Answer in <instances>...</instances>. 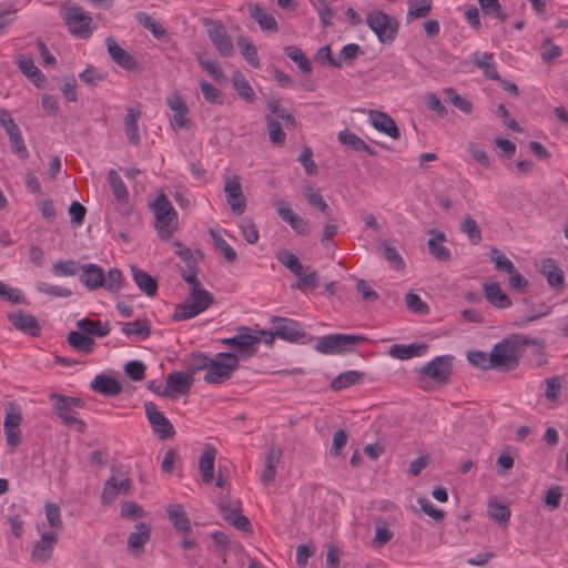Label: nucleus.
Returning <instances> with one entry per match:
<instances>
[{
    "mask_svg": "<svg viewBox=\"0 0 568 568\" xmlns=\"http://www.w3.org/2000/svg\"><path fill=\"white\" fill-rule=\"evenodd\" d=\"M526 344L527 342L520 336L505 338L495 344L490 351L493 368L505 372L515 369L519 364Z\"/></svg>",
    "mask_w": 568,
    "mask_h": 568,
    "instance_id": "1",
    "label": "nucleus"
},
{
    "mask_svg": "<svg viewBox=\"0 0 568 568\" xmlns=\"http://www.w3.org/2000/svg\"><path fill=\"white\" fill-rule=\"evenodd\" d=\"M52 402V410L54 415L63 423L64 426L83 433L87 428L84 420L78 417L74 408L84 407V402L79 397L64 396L57 393L50 395Z\"/></svg>",
    "mask_w": 568,
    "mask_h": 568,
    "instance_id": "2",
    "label": "nucleus"
},
{
    "mask_svg": "<svg viewBox=\"0 0 568 568\" xmlns=\"http://www.w3.org/2000/svg\"><path fill=\"white\" fill-rule=\"evenodd\" d=\"M365 341L366 336L362 334H328L317 341L315 351L325 355H339L354 352Z\"/></svg>",
    "mask_w": 568,
    "mask_h": 568,
    "instance_id": "3",
    "label": "nucleus"
},
{
    "mask_svg": "<svg viewBox=\"0 0 568 568\" xmlns=\"http://www.w3.org/2000/svg\"><path fill=\"white\" fill-rule=\"evenodd\" d=\"M239 367V356L231 352H221L211 358L203 379L206 384H223Z\"/></svg>",
    "mask_w": 568,
    "mask_h": 568,
    "instance_id": "4",
    "label": "nucleus"
},
{
    "mask_svg": "<svg viewBox=\"0 0 568 568\" xmlns=\"http://www.w3.org/2000/svg\"><path fill=\"white\" fill-rule=\"evenodd\" d=\"M155 229L161 240H169L178 229V213L164 194L156 196L152 204Z\"/></svg>",
    "mask_w": 568,
    "mask_h": 568,
    "instance_id": "5",
    "label": "nucleus"
},
{
    "mask_svg": "<svg viewBox=\"0 0 568 568\" xmlns=\"http://www.w3.org/2000/svg\"><path fill=\"white\" fill-rule=\"evenodd\" d=\"M61 18L71 34L79 39H88L93 33V20L90 13L79 6H65L61 9Z\"/></svg>",
    "mask_w": 568,
    "mask_h": 568,
    "instance_id": "6",
    "label": "nucleus"
},
{
    "mask_svg": "<svg viewBox=\"0 0 568 568\" xmlns=\"http://www.w3.org/2000/svg\"><path fill=\"white\" fill-rule=\"evenodd\" d=\"M366 23L382 43L389 44L395 40L398 23L394 17L374 10L367 14Z\"/></svg>",
    "mask_w": 568,
    "mask_h": 568,
    "instance_id": "7",
    "label": "nucleus"
},
{
    "mask_svg": "<svg viewBox=\"0 0 568 568\" xmlns=\"http://www.w3.org/2000/svg\"><path fill=\"white\" fill-rule=\"evenodd\" d=\"M165 103L172 111L170 124L174 130L189 131L192 126V121L189 116L190 109L179 92H173L166 97Z\"/></svg>",
    "mask_w": 568,
    "mask_h": 568,
    "instance_id": "8",
    "label": "nucleus"
},
{
    "mask_svg": "<svg viewBox=\"0 0 568 568\" xmlns=\"http://www.w3.org/2000/svg\"><path fill=\"white\" fill-rule=\"evenodd\" d=\"M144 410L153 434L159 439H166L174 436L175 430L171 422L158 410L153 402L144 403Z\"/></svg>",
    "mask_w": 568,
    "mask_h": 568,
    "instance_id": "9",
    "label": "nucleus"
},
{
    "mask_svg": "<svg viewBox=\"0 0 568 568\" xmlns=\"http://www.w3.org/2000/svg\"><path fill=\"white\" fill-rule=\"evenodd\" d=\"M452 356L443 355L437 356L426 365L419 368V373L433 381L446 384L452 374Z\"/></svg>",
    "mask_w": 568,
    "mask_h": 568,
    "instance_id": "10",
    "label": "nucleus"
},
{
    "mask_svg": "<svg viewBox=\"0 0 568 568\" xmlns=\"http://www.w3.org/2000/svg\"><path fill=\"white\" fill-rule=\"evenodd\" d=\"M194 382L189 372L173 371L166 376V385L161 395L175 398L178 395H185L190 392Z\"/></svg>",
    "mask_w": 568,
    "mask_h": 568,
    "instance_id": "11",
    "label": "nucleus"
},
{
    "mask_svg": "<svg viewBox=\"0 0 568 568\" xmlns=\"http://www.w3.org/2000/svg\"><path fill=\"white\" fill-rule=\"evenodd\" d=\"M224 192L232 212L236 215H242L246 210V199L242 192L240 178L237 175L225 178Z\"/></svg>",
    "mask_w": 568,
    "mask_h": 568,
    "instance_id": "12",
    "label": "nucleus"
},
{
    "mask_svg": "<svg viewBox=\"0 0 568 568\" xmlns=\"http://www.w3.org/2000/svg\"><path fill=\"white\" fill-rule=\"evenodd\" d=\"M207 37L222 57H232L234 54V45L226 32L225 27L219 21L209 23L206 30Z\"/></svg>",
    "mask_w": 568,
    "mask_h": 568,
    "instance_id": "13",
    "label": "nucleus"
},
{
    "mask_svg": "<svg viewBox=\"0 0 568 568\" xmlns=\"http://www.w3.org/2000/svg\"><path fill=\"white\" fill-rule=\"evenodd\" d=\"M273 329L277 337L287 342H300L306 334L296 321L290 318L275 317L273 320Z\"/></svg>",
    "mask_w": 568,
    "mask_h": 568,
    "instance_id": "14",
    "label": "nucleus"
},
{
    "mask_svg": "<svg viewBox=\"0 0 568 568\" xmlns=\"http://www.w3.org/2000/svg\"><path fill=\"white\" fill-rule=\"evenodd\" d=\"M58 542L57 534L53 531H45L41 535L40 539L36 542L32 552L31 560L34 564L43 565L49 561L52 556L54 546Z\"/></svg>",
    "mask_w": 568,
    "mask_h": 568,
    "instance_id": "15",
    "label": "nucleus"
},
{
    "mask_svg": "<svg viewBox=\"0 0 568 568\" xmlns=\"http://www.w3.org/2000/svg\"><path fill=\"white\" fill-rule=\"evenodd\" d=\"M239 338V357H251L257 351V345L262 342V334L250 327L242 326L236 332Z\"/></svg>",
    "mask_w": 568,
    "mask_h": 568,
    "instance_id": "16",
    "label": "nucleus"
},
{
    "mask_svg": "<svg viewBox=\"0 0 568 568\" xmlns=\"http://www.w3.org/2000/svg\"><path fill=\"white\" fill-rule=\"evenodd\" d=\"M275 209L278 216L295 231L298 235H307L310 226L307 222L298 214L293 212L288 204L282 200L275 202Z\"/></svg>",
    "mask_w": 568,
    "mask_h": 568,
    "instance_id": "17",
    "label": "nucleus"
},
{
    "mask_svg": "<svg viewBox=\"0 0 568 568\" xmlns=\"http://www.w3.org/2000/svg\"><path fill=\"white\" fill-rule=\"evenodd\" d=\"M131 488V480L128 477L118 478L111 476L106 479L101 494V501L104 505H111L119 495L128 494Z\"/></svg>",
    "mask_w": 568,
    "mask_h": 568,
    "instance_id": "18",
    "label": "nucleus"
},
{
    "mask_svg": "<svg viewBox=\"0 0 568 568\" xmlns=\"http://www.w3.org/2000/svg\"><path fill=\"white\" fill-rule=\"evenodd\" d=\"M80 271L79 280L89 291H95L105 284V273L98 264H82L80 265Z\"/></svg>",
    "mask_w": 568,
    "mask_h": 568,
    "instance_id": "19",
    "label": "nucleus"
},
{
    "mask_svg": "<svg viewBox=\"0 0 568 568\" xmlns=\"http://www.w3.org/2000/svg\"><path fill=\"white\" fill-rule=\"evenodd\" d=\"M106 50L111 59L126 71L138 70L139 63L132 54L118 44L112 37L105 39Z\"/></svg>",
    "mask_w": 568,
    "mask_h": 568,
    "instance_id": "20",
    "label": "nucleus"
},
{
    "mask_svg": "<svg viewBox=\"0 0 568 568\" xmlns=\"http://www.w3.org/2000/svg\"><path fill=\"white\" fill-rule=\"evenodd\" d=\"M16 64L20 72L26 75L37 88L41 89L47 83L45 75L34 64L29 54L20 53L16 57Z\"/></svg>",
    "mask_w": 568,
    "mask_h": 568,
    "instance_id": "21",
    "label": "nucleus"
},
{
    "mask_svg": "<svg viewBox=\"0 0 568 568\" xmlns=\"http://www.w3.org/2000/svg\"><path fill=\"white\" fill-rule=\"evenodd\" d=\"M184 282L190 286V294L187 297L190 301L195 303L200 310L205 311L213 304V295L205 288L201 287L199 278L195 277L193 273L187 276L185 275Z\"/></svg>",
    "mask_w": 568,
    "mask_h": 568,
    "instance_id": "22",
    "label": "nucleus"
},
{
    "mask_svg": "<svg viewBox=\"0 0 568 568\" xmlns=\"http://www.w3.org/2000/svg\"><path fill=\"white\" fill-rule=\"evenodd\" d=\"M369 120L372 125L379 132L385 133L392 139L399 138L397 124L387 113L376 110L369 111Z\"/></svg>",
    "mask_w": 568,
    "mask_h": 568,
    "instance_id": "23",
    "label": "nucleus"
},
{
    "mask_svg": "<svg viewBox=\"0 0 568 568\" xmlns=\"http://www.w3.org/2000/svg\"><path fill=\"white\" fill-rule=\"evenodd\" d=\"M428 345L425 343L420 344H393L388 348V355L393 358L406 361L413 357L423 356L427 352Z\"/></svg>",
    "mask_w": 568,
    "mask_h": 568,
    "instance_id": "24",
    "label": "nucleus"
},
{
    "mask_svg": "<svg viewBox=\"0 0 568 568\" xmlns=\"http://www.w3.org/2000/svg\"><path fill=\"white\" fill-rule=\"evenodd\" d=\"M538 268L540 273L547 278V282L552 287H562L565 283V276L562 270L557 265L552 258H542Z\"/></svg>",
    "mask_w": 568,
    "mask_h": 568,
    "instance_id": "25",
    "label": "nucleus"
},
{
    "mask_svg": "<svg viewBox=\"0 0 568 568\" xmlns=\"http://www.w3.org/2000/svg\"><path fill=\"white\" fill-rule=\"evenodd\" d=\"M10 323L19 331L37 336L40 333V325L37 318L31 314L21 311L9 314Z\"/></svg>",
    "mask_w": 568,
    "mask_h": 568,
    "instance_id": "26",
    "label": "nucleus"
},
{
    "mask_svg": "<svg viewBox=\"0 0 568 568\" xmlns=\"http://www.w3.org/2000/svg\"><path fill=\"white\" fill-rule=\"evenodd\" d=\"M429 234L432 237L427 241V247L429 253L440 262H447L452 257L450 250L443 245L446 241V235L443 232L430 230Z\"/></svg>",
    "mask_w": 568,
    "mask_h": 568,
    "instance_id": "27",
    "label": "nucleus"
},
{
    "mask_svg": "<svg viewBox=\"0 0 568 568\" xmlns=\"http://www.w3.org/2000/svg\"><path fill=\"white\" fill-rule=\"evenodd\" d=\"M248 12L263 31L276 32L278 30L274 16L268 13L260 3H251Z\"/></svg>",
    "mask_w": 568,
    "mask_h": 568,
    "instance_id": "28",
    "label": "nucleus"
},
{
    "mask_svg": "<svg viewBox=\"0 0 568 568\" xmlns=\"http://www.w3.org/2000/svg\"><path fill=\"white\" fill-rule=\"evenodd\" d=\"M151 538V529L149 525L140 523L135 526V531H132L128 536V549L133 555H139L144 545L149 542Z\"/></svg>",
    "mask_w": 568,
    "mask_h": 568,
    "instance_id": "29",
    "label": "nucleus"
},
{
    "mask_svg": "<svg viewBox=\"0 0 568 568\" xmlns=\"http://www.w3.org/2000/svg\"><path fill=\"white\" fill-rule=\"evenodd\" d=\"M132 278L139 290L143 292L146 296L153 297L158 292V282L156 280L139 268L138 266H131Z\"/></svg>",
    "mask_w": 568,
    "mask_h": 568,
    "instance_id": "30",
    "label": "nucleus"
},
{
    "mask_svg": "<svg viewBox=\"0 0 568 568\" xmlns=\"http://www.w3.org/2000/svg\"><path fill=\"white\" fill-rule=\"evenodd\" d=\"M141 118V111L135 108H129L123 120L124 130L129 142L139 145L141 142L138 122Z\"/></svg>",
    "mask_w": 568,
    "mask_h": 568,
    "instance_id": "31",
    "label": "nucleus"
},
{
    "mask_svg": "<svg viewBox=\"0 0 568 568\" xmlns=\"http://www.w3.org/2000/svg\"><path fill=\"white\" fill-rule=\"evenodd\" d=\"M169 520L178 531L191 532V521L180 504H172L166 507Z\"/></svg>",
    "mask_w": 568,
    "mask_h": 568,
    "instance_id": "32",
    "label": "nucleus"
},
{
    "mask_svg": "<svg viewBox=\"0 0 568 568\" xmlns=\"http://www.w3.org/2000/svg\"><path fill=\"white\" fill-rule=\"evenodd\" d=\"M485 298L489 304L497 308H507L511 305L510 298L507 294L500 288L497 283H488L484 284L483 287Z\"/></svg>",
    "mask_w": 568,
    "mask_h": 568,
    "instance_id": "33",
    "label": "nucleus"
},
{
    "mask_svg": "<svg viewBox=\"0 0 568 568\" xmlns=\"http://www.w3.org/2000/svg\"><path fill=\"white\" fill-rule=\"evenodd\" d=\"M216 450L214 447L206 445L200 457L199 467L202 475V480L205 484H211L214 478V462Z\"/></svg>",
    "mask_w": 568,
    "mask_h": 568,
    "instance_id": "34",
    "label": "nucleus"
},
{
    "mask_svg": "<svg viewBox=\"0 0 568 568\" xmlns=\"http://www.w3.org/2000/svg\"><path fill=\"white\" fill-rule=\"evenodd\" d=\"M175 247V254L184 261L185 267L181 270L180 275L184 280V276L189 274H194L197 277L199 266L194 254L191 252L189 247H185L181 242L175 241L173 243Z\"/></svg>",
    "mask_w": 568,
    "mask_h": 568,
    "instance_id": "35",
    "label": "nucleus"
},
{
    "mask_svg": "<svg viewBox=\"0 0 568 568\" xmlns=\"http://www.w3.org/2000/svg\"><path fill=\"white\" fill-rule=\"evenodd\" d=\"M433 0H408L406 23L409 24L414 20L426 18L433 10Z\"/></svg>",
    "mask_w": 568,
    "mask_h": 568,
    "instance_id": "36",
    "label": "nucleus"
},
{
    "mask_svg": "<svg viewBox=\"0 0 568 568\" xmlns=\"http://www.w3.org/2000/svg\"><path fill=\"white\" fill-rule=\"evenodd\" d=\"M90 386L92 390L108 396H115L122 389L121 384L116 379L104 375H97Z\"/></svg>",
    "mask_w": 568,
    "mask_h": 568,
    "instance_id": "37",
    "label": "nucleus"
},
{
    "mask_svg": "<svg viewBox=\"0 0 568 568\" xmlns=\"http://www.w3.org/2000/svg\"><path fill=\"white\" fill-rule=\"evenodd\" d=\"M77 327L88 336L93 335L99 337L106 336L111 331L108 322L102 323L101 321H92L90 318H82L78 321Z\"/></svg>",
    "mask_w": 568,
    "mask_h": 568,
    "instance_id": "38",
    "label": "nucleus"
},
{
    "mask_svg": "<svg viewBox=\"0 0 568 568\" xmlns=\"http://www.w3.org/2000/svg\"><path fill=\"white\" fill-rule=\"evenodd\" d=\"M281 455H282V452L277 447H272L268 450L266 459H265L264 469L261 475V480L264 484H268L274 480L275 475H276V467L280 462Z\"/></svg>",
    "mask_w": 568,
    "mask_h": 568,
    "instance_id": "39",
    "label": "nucleus"
},
{
    "mask_svg": "<svg viewBox=\"0 0 568 568\" xmlns=\"http://www.w3.org/2000/svg\"><path fill=\"white\" fill-rule=\"evenodd\" d=\"M338 141L355 151H363L369 155H375V151L365 141L347 130L338 133Z\"/></svg>",
    "mask_w": 568,
    "mask_h": 568,
    "instance_id": "40",
    "label": "nucleus"
},
{
    "mask_svg": "<svg viewBox=\"0 0 568 568\" xmlns=\"http://www.w3.org/2000/svg\"><path fill=\"white\" fill-rule=\"evenodd\" d=\"M268 114L272 116H277L278 119L284 121V124L287 129H294L296 126V120L292 112L283 108L280 103L278 99H271L266 102Z\"/></svg>",
    "mask_w": 568,
    "mask_h": 568,
    "instance_id": "41",
    "label": "nucleus"
},
{
    "mask_svg": "<svg viewBox=\"0 0 568 568\" xmlns=\"http://www.w3.org/2000/svg\"><path fill=\"white\" fill-rule=\"evenodd\" d=\"M68 343L77 351L90 354L94 347V339L83 334L81 331H71L68 335Z\"/></svg>",
    "mask_w": 568,
    "mask_h": 568,
    "instance_id": "42",
    "label": "nucleus"
},
{
    "mask_svg": "<svg viewBox=\"0 0 568 568\" xmlns=\"http://www.w3.org/2000/svg\"><path fill=\"white\" fill-rule=\"evenodd\" d=\"M233 88L237 92L239 97L246 102H253L255 93L250 82L245 79L242 72L235 71L232 75Z\"/></svg>",
    "mask_w": 568,
    "mask_h": 568,
    "instance_id": "43",
    "label": "nucleus"
},
{
    "mask_svg": "<svg viewBox=\"0 0 568 568\" xmlns=\"http://www.w3.org/2000/svg\"><path fill=\"white\" fill-rule=\"evenodd\" d=\"M108 179L110 183V187L112 190V193L115 197V200L119 203H125L129 199V192L128 189L122 180V178L118 174V172L113 169H111L108 172Z\"/></svg>",
    "mask_w": 568,
    "mask_h": 568,
    "instance_id": "44",
    "label": "nucleus"
},
{
    "mask_svg": "<svg viewBox=\"0 0 568 568\" xmlns=\"http://www.w3.org/2000/svg\"><path fill=\"white\" fill-rule=\"evenodd\" d=\"M204 312L200 307L186 297L182 303L175 306L172 315L175 321H185L195 317L200 313Z\"/></svg>",
    "mask_w": 568,
    "mask_h": 568,
    "instance_id": "45",
    "label": "nucleus"
},
{
    "mask_svg": "<svg viewBox=\"0 0 568 568\" xmlns=\"http://www.w3.org/2000/svg\"><path fill=\"white\" fill-rule=\"evenodd\" d=\"M474 63L477 68L481 70L483 74L487 79L499 80V74L493 61V54L483 53L481 55H476L474 59Z\"/></svg>",
    "mask_w": 568,
    "mask_h": 568,
    "instance_id": "46",
    "label": "nucleus"
},
{
    "mask_svg": "<svg viewBox=\"0 0 568 568\" xmlns=\"http://www.w3.org/2000/svg\"><path fill=\"white\" fill-rule=\"evenodd\" d=\"M266 128L270 141L275 145H283L286 141V133L283 131L280 122L272 115H265Z\"/></svg>",
    "mask_w": 568,
    "mask_h": 568,
    "instance_id": "47",
    "label": "nucleus"
},
{
    "mask_svg": "<svg viewBox=\"0 0 568 568\" xmlns=\"http://www.w3.org/2000/svg\"><path fill=\"white\" fill-rule=\"evenodd\" d=\"M124 284L125 280L122 272L114 267L105 274V284L102 287L111 294H118L124 287Z\"/></svg>",
    "mask_w": 568,
    "mask_h": 568,
    "instance_id": "48",
    "label": "nucleus"
},
{
    "mask_svg": "<svg viewBox=\"0 0 568 568\" xmlns=\"http://www.w3.org/2000/svg\"><path fill=\"white\" fill-rule=\"evenodd\" d=\"M363 377V373L357 371H347L337 375L331 383L334 390H341L355 385Z\"/></svg>",
    "mask_w": 568,
    "mask_h": 568,
    "instance_id": "49",
    "label": "nucleus"
},
{
    "mask_svg": "<svg viewBox=\"0 0 568 568\" xmlns=\"http://www.w3.org/2000/svg\"><path fill=\"white\" fill-rule=\"evenodd\" d=\"M237 45L246 62L253 68H260V61L255 45L245 37H240L237 39Z\"/></svg>",
    "mask_w": 568,
    "mask_h": 568,
    "instance_id": "50",
    "label": "nucleus"
},
{
    "mask_svg": "<svg viewBox=\"0 0 568 568\" xmlns=\"http://www.w3.org/2000/svg\"><path fill=\"white\" fill-rule=\"evenodd\" d=\"M284 52L297 64L302 72L310 73L312 71L311 61L298 47L287 45L284 48Z\"/></svg>",
    "mask_w": 568,
    "mask_h": 568,
    "instance_id": "51",
    "label": "nucleus"
},
{
    "mask_svg": "<svg viewBox=\"0 0 568 568\" xmlns=\"http://www.w3.org/2000/svg\"><path fill=\"white\" fill-rule=\"evenodd\" d=\"M460 231L467 235L471 244L477 245L481 242L480 229L477 222L470 215H466L463 219Z\"/></svg>",
    "mask_w": 568,
    "mask_h": 568,
    "instance_id": "52",
    "label": "nucleus"
},
{
    "mask_svg": "<svg viewBox=\"0 0 568 568\" xmlns=\"http://www.w3.org/2000/svg\"><path fill=\"white\" fill-rule=\"evenodd\" d=\"M212 241L214 243V246L221 251L224 258L232 263L236 260V252L235 250L213 229L209 231Z\"/></svg>",
    "mask_w": 568,
    "mask_h": 568,
    "instance_id": "53",
    "label": "nucleus"
},
{
    "mask_svg": "<svg viewBox=\"0 0 568 568\" xmlns=\"http://www.w3.org/2000/svg\"><path fill=\"white\" fill-rule=\"evenodd\" d=\"M121 331L128 336L133 335L141 339L150 335V326L144 321L140 320L122 324Z\"/></svg>",
    "mask_w": 568,
    "mask_h": 568,
    "instance_id": "54",
    "label": "nucleus"
},
{
    "mask_svg": "<svg viewBox=\"0 0 568 568\" xmlns=\"http://www.w3.org/2000/svg\"><path fill=\"white\" fill-rule=\"evenodd\" d=\"M487 511L491 519H494L500 524H507L511 516V511L508 506L503 505L495 500H490L488 503Z\"/></svg>",
    "mask_w": 568,
    "mask_h": 568,
    "instance_id": "55",
    "label": "nucleus"
},
{
    "mask_svg": "<svg viewBox=\"0 0 568 568\" xmlns=\"http://www.w3.org/2000/svg\"><path fill=\"white\" fill-rule=\"evenodd\" d=\"M444 94L449 102L463 113L470 114L473 112V104L470 101L458 94L455 89L446 88L444 89Z\"/></svg>",
    "mask_w": 568,
    "mask_h": 568,
    "instance_id": "56",
    "label": "nucleus"
},
{
    "mask_svg": "<svg viewBox=\"0 0 568 568\" xmlns=\"http://www.w3.org/2000/svg\"><path fill=\"white\" fill-rule=\"evenodd\" d=\"M80 266L73 260L57 261L53 263L51 273L54 276H73L78 274Z\"/></svg>",
    "mask_w": 568,
    "mask_h": 568,
    "instance_id": "57",
    "label": "nucleus"
},
{
    "mask_svg": "<svg viewBox=\"0 0 568 568\" xmlns=\"http://www.w3.org/2000/svg\"><path fill=\"white\" fill-rule=\"evenodd\" d=\"M467 359L469 363L480 369L487 371L493 368V362L490 361V353L484 351H469L467 353Z\"/></svg>",
    "mask_w": 568,
    "mask_h": 568,
    "instance_id": "58",
    "label": "nucleus"
},
{
    "mask_svg": "<svg viewBox=\"0 0 568 568\" xmlns=\"http://www.w3.org/2000/svg\"><path fill=\"white\" fill-rule=\"evenodd\" d=\"M478 4L485 16L496 17L501 22L506 21V16L498 0H478Z\"/></svg>",
    "mask_w": 568,
    "mask_h": 568,
    "instance_id": "59",
    "label": "nucleus"
},
{
    "mask_svg": "<svg viewBox=\"0 0 568 568\" xmlns=\"http://www.w3.org/2000/svg\"><path fill=\"white\" fill-rule=\"evenodd\" d=\"M277 260L282 263L286 268H288L293 274L301 275L303 265L298 257L291 252H282L277 254Z\"/></svg>",
    "mask_w": 568,
    "mask_h": 568,
    "instance_id": "60",
    "label": "nucleus"
},
{
    "mask_svg": "<svg viewBox=\"0 0 568 568\" xmlns=\"http://www.w3.org/2000/svg\"><path fill=\"white\" fill-rule=\"evenodd\" d=\"M320 285V277L316 271L301 275L295 284L291 285L293 290L305 291L307 288L315 290Z\"/></svg>",
    "mask_w": 568,
    "mask_h": 568,
    "instance_id": "61",
    "label": "nucleus"
},
{
    "mask_svg": "<svg viewBox=\"0 0 568 568\" xmlns=\"http://www.w3.org/2000/svg\"><path fill=\"white\" fill-rule=\"evenodd\" d=\"M490 261L494 262L495 267L507 274L514 273L515 266L513 262L506 257L503 253H500L497 248H491L490 251Z\"/></svg>",
    "mask_w": 568,
    "mask_h": 568,
    "instance_id": "62",
    "label": "nucleus"
},
{
    "mask_svg": "<svg viewBox=\"0 0 568 568\" xmlns=\"http://www.w3.org/2000/svg\"><path fill=\"white\" fill-rule=\"evenodd\" d=\"M210 362H211V357H209L206 354L193 353V354H191V357L189 361L187 372L192 375L199 371L207 372Z\"/></svg>",
    "mask_w": 568,
    "mask_h": 568,
    "instance_id": "63",
    "label": "nucleus"
},
{
    "mask_svg": "<svg viewBox=\"0 0 568 568\" xmlns=\"http://www.w3.org/2000/svg\"><path fill=\"white\" fill-rule=\"evenodd\" d=\"M197 62L201 65V68L205 70L219 83H224L227 81L226 75L224 74L223 70L216 62L209 61L202 58H199Z\"/></svg>",
    "mask_w": 568,
    "mask_h": 568,
    "instance_id": "64",
    "label": "nucleus"
}]
</instances>
